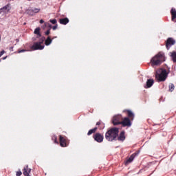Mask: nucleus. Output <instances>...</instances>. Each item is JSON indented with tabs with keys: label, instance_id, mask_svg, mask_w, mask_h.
Here are the masks:
<instances>
[{
	"label": "nucleus",
	"instance_id": "obj_14",
	"mask_svg": "<svg viewBox=\"0 0 176 176\" xmlns=\"http://www.w3.org/2000/svg\"><path fill=\"white\" fill-rule=\"evenodd\" d=\"M31 173V169L28 168V165L25 166L23 168V174L25 176H29Z\"/></svg>",
	"mask_w": 176,
	"mask_h": 176
},
{
	"label": "nucleus",
	"instance_id": "obj_30",
	"mask_svg": "<svg viewBox=\"0 0 176 176\" xmlns=\"http://www.w3.org/2000/svg\"><path fill=\"white\" fill-rule=\"evenodd\" d=\"M50 34V29L47 30L45 32V35H49Z\"/></svg>",
	"mask_w": 176,
	"mask_h": 176
},
{
	"label": "nucleus",
	"instance_id": "obj_33",
	"mask_svg": "<svg viewBox=\"0 0 176 176\" xmlns=\"http://www.w3.org/2000/svg\"><path fill=\"white\" fill-rule=\"evenodd\" d=\"M3 54H5V50H2V51L0 52V57H2V56H3Z\"/></svg>",
	"mask_w": 176,
	"mask_h": 176
},
{
	"label": "nucleus",
	"instance_id": "obj_17",
	"mask_svg": "<svg viewBox=\"0 0 176 176\" xmlns=\"http://www.w3.org/2000/svg\"><path fill=\"white\" fill-rule=\"evenodd\" d=\"M52 42H53V39L50 38V36H48L47 39L45 41V46H49L52 44Z\"/></svg>",
	"mask_w": 176,
	"mask_h": 176
},
{
	"label": "nucleus",
	"instance_id": "obj_41",
	"mask_svg": "<svg viewBox=\"0 0 176 176\" xmlns=\"http://www.w3.org/2000/svg\"><path fill=\"white\" fill-rule=\"evenodd\" d=\"M56 37H54V38H56Z\"/></svg>",
	"mask_w": 176,
	"mask_h": 176
},
{
	"label": "nucleus",
	"instance_id": "obj_22",
	"mask_svg": "<svg viewBox=\"0 0 176 176\" xmlns=\"http://www.w3.org/2000/svg\"><path fill=\"white\" fill-rule=\"evenodd\" d=\"M27 13L29 14V16H34L35 14H34V10L33 9L28 10Z\"/></svg>",
	"mask_w": 176,
	"mask_h": 176
},
{
	"label": "nucleus",
	"instance_id": "obj_25",
	"mask_svg": "<svg viewBox=\"0 0 176 176\" xmlns=\"http://www.w3.org/2000/svg\"><path fill=\"white\" fill-rule=\"evenodd\" d=\"M45 27H49L50 28H52V24H50V23H45L44 26H43V28H45Z\"/></svg>",
	"mask_w": 176,
	"mask_h": 176
},
{
	"label": "nucleus",
	"instance_id": "obj_40",
	"mask_svg": "<svg viewBox=\"0 0 176 176\" xmlns=\"http://www.w3.org/2000/svg\"><path fill=\"white\" fill-rule=\"evenodd\" d=\"M10 49H13V47H11V48Z\"/></svg>",
	"mask_w": 176,
	"mask_h": 176
},
{
	"label": "nucleus",
	"instance_id": "obj_8",
	"mask_svg": "<svg viewBox=\"0 0 176 176\" xmlns=\"http://www.w3.org/2000/svg\"><path fill=\"white\" fill-rule=\"evenodd\" d=\"M94 139L95 140V141H96V142L100 143L104 141V136L102 135H101V133H96L94 135Z\"/></svg>",
	"mask_w": 176,
	"mask_h": 176
},
{
	"label": "nucleus",
	"instance_id": "obj_11",
	"mask_svg": "<svg viewBox=\"0 0 176 176\" xmlns=\"http://www.w3.org/2000/svg\"><path fill=\"white\" fill-rule=\"evenodd\" d=\"M59 141H60V146H63V147L67 146V140L61 135H59Z\"/></svg>",
	"mask_w": 176,
	"mask_h": 176
},
{
	"label": "nucleus",
	"instance_id": "obj_35",
	"mask_svg": "<svg viewBox=\"0 0 176 176\" xmlns=\"http://www.w3.org/2000/svg\"><path fill=\"white\" fill-rule=\"evenodd\" d=\"M45 23V21L43 19L40 20V24H43Z\"/></svg>",
	"mask_w": 176,
	"mask_h": 176
},
{
	"label": "nucleus",
	"instance_id": "obj_19",
	"mask_svg": "<svg viewBox=\"0 0 176 176\" xmlns=\"http://www.w3.org/2000/svg\"><path fill=\"white\" fill-rule=\"evenodd\" d=\"M171 58H172V60L173 61V63H176V52L174 51L171 53Z\"/></svg>",
	"mask_w": 176,
	"mask_h": 176
},
{
	"label": "nucleus",
	"instance_id": "obj_5",
	"mask_svg": "<svg viewBox=\"0 0 176 176\" xmlns=\"http://www.w3.org/2000/svg\"><path fill=\"white\" fill-rule=\"evenodd\" d=\"M10 9H11L10 4L8 3L0 9V14H2V16H5L6 13H9V12L10 11Z\"/></svg>",
	"mask_w": 176,
	"mask_h": 176
},
{
	"label": "nucleus",
	"instance_id": "obj_34",
	"mask_svg": "<svg viewBox=\"0 0 176 176\" xmlns=\"http://www.w3.org/2000/svg\"><path fill=\"white\" fill-rule=\"evenodd\" d=\"M21 174H22L21 171L16 172V176H20L21 175Z\"/></svg>",
	"mask_w": 176,
	"mask_h": 176
},
{
	"label": "nucleus",
	"instance_id": "obj_28",
	"mask_svg": "<svg viewBox=\"0 0 176 176\" xmlns=\"http://www.w3.org/2000/svg\"><path fill=\"white\" fill-rule=\"evenodd\" d=\"M52 140H54L55 144H58V142H57V137L56 136H54L52 138Z\"/></svg>",
	"mask_w": 176,
	"mask_h": 176
},
{
	"label": "nucleus",
	"instance_id": "obj_6",
	"mask_svg": "<svg viewBox=\"0 0 176 176\" xmlns=\"http://www.w3.org/2000/svg\"><path fill=\"white\" fill-rule=\"evenodd\" d=\"M32 50H43L45 45H41L39 43L35 42L31 47Z\"/></svg>",
	"mask_w": 176,
	"mask_h": 176
},
{
	"label": "nucleus",
	"instance_id": "obj_9",
	"mask_svg": "<svg viewBox=\"0 0 176 176\" xmlns=\"http://www.w3.org/2000/svg\"><path fill=\"white\" fill-rule=\"evenodd\" d=\"M173 45H175V40H174L173 38H168L166 43V49L168 50V49H170Z\"/></svg>",
	"mask_w": 176,
	"mask_h": 176
},
{
	"label": "nucleus",
	"instance_id": "obj_29",
	"mask_svg": "<svg viewBox=\"0 0 176 176\" xmlns=\"http://www.w3.org/2000/svg\"><path fill=\"white\" fill-rule=\"evenodd\" d=\"M140 152H136V153H134L133 154H132L131 155L133 156V158L135 157V156H138Z\"/></svg>",
	"mask_w": 176,
	"mask_h": 176
},
{
	"label": "nucleus",
	"instance_id": "obj_13",
	"mask_svg": "<svg viewBox=\"0 0 176 176\" xmlns=\"http://www.w3.org/2000/svg\"><path fill=\"white\" fill-rule=\"evenodd\" d=\"M170 14L172 16V21L176 23V10L175 8H172L170 10Z\"/></svg>",
	"mask_w": 176,
	"mask_h": 176
},
{
	"label": "nucleus",
	"instance_id": "obj_24",
	"mask_svg": "<svg viewBox=\"0 0 176 176\" xmlns=\"http://www.w3.org/2000/svg\"><path fill=\"white\" fill-rule=\"evenodd\" d=\"M41 12V9L40 8H34L33 9V13L35 14L36 13H39Z\"/></svg>",
	"mask_w": 176,
	"mask_h": 176
},
{
	"label": "nucleus",
	"instance_id": "obj_37",
	"mask_svg": "<svg viewBox=\"0 0 176 176\" xmlns=\"http://www.w3.org/2000/svg\"><path fill=\"white\" fill-rule=\"evenodd\" d=\"M7 58H8V56L4 57V58H3V60H6Z\"/></svg>",
	"mask_w": 176,
	"mask_h": 176
},
{
	"label": "nucleus",
	"instance_id": "obj_1",
	"mask_svg": "<svg viewBox=\"0 0 176 176\" xmlns=\"http://www.w3.org/2000/svg\"><path fill=\"white\" fill-rule=\"evenodd\" d=\"M166 61V57L164 56V53L159 52L151 60V64L153 67H157L161 65L162 63Z\"/></svg>",
	"mask_w": 176,
	"mask_h": 176
},
{
	"label": "nucleus",
	"instance_id": "obj_7",
	"mask_svg": "<svg viewBox=\"0 0 176 176\" xmlns=\"http://www.w3.org/2000/svg\"><path fill=\"white\" fill-rule=\"evenodd\" d=\"M121 124L123 127H131V121L130 120V118L125 117L122 119Z\"/></svg>",
	"mask_w": 176,
	"mask_h": 176
},
{
	"label": "nucleus",
	"instance_id": "obj_26",
	"mask_svg": "<svg viewBox=\"0 0 176 176\" xmlns=\"http://www.w3.org/2000/svg\"><path fill=\"white\" fill-rule=\"evenodd\" d=\"M175 86L174 84H170L169 85V90L170 91H174Z\"/></svg>",
	"mask_w": 176,
	"mask_h": 176
},
{
	"label": "nucleus",
	"instance_id": "obj_21",
	"mask_svg": "<svg viewBox=\"0 0 176 176\" xmlns=\"http://www.w3.org/2000/svg\"><path fill=\"white\" fill-rule=\"evenodd\" d=\"M133 160H134V155H131L130 157L126 160V164H127L129 163H131V162H133Z\"/></svg>",
	"mask_w": 176,
	"mask_h": 176
},
{
	"label": "nucleus",
	"instance_id": "obj_3",
	"mask_svg": "<svg viewBox=\"0 0 176 176\" xmlns=\"http://www.w3.org/2000/svg\"><path fill=\"white\" fill-rule=\"evenodd\" d=\"M167 75H168V74L166 69H160L156 72L155 76L158 78L160 82H164V80L167 79Z\"/></svg>",
	"mask_w": 176,
	"mask_h": 176
},
{
	"label": "nucleus",
	"instance_id": "obj_39",
	"mask_svg": "<svg viewBox=\"0 0 176 176\" xmlns=\"http://www.w3.org/2000/svg\"><path fill=\"white\" fill-rule=\"evenodd\" d=\"M10 49H13V47H11V48Z\"/></svg>",
	"mask_w": 176,
	"mask_h": 176
},
{
	"label": "nucleus",
	"instance_id": "obj_23",
	"mask_svg": "<svg viewBox=\"0 0 176 176\" xmlns=\"http://www.w3.org/2000/svg\"><path fill=\"white\" fill-rule=\"evenodd\" d=\"M43 42H45V36H42L39 38L38 41L37 42V43H40V45H42V43H43Z\"/></svg>",
	"mask_w": 176,
	"mask_h": 176
},
{
	"label": "nucleus",
	"instance_id": "obj_18",
	"mask_svg": "<svg viewBox=\"0 0 176 176\" xmlns=\"http://www.w3.org/2000/svg\"><path fill=\"white\" fill-rule=\"evenodd\" d=\"M126 111H127L129 118H130L133 120V119H134V113H133L131 110H127Z\"/></svg>",
	"mask_w": 176,
	"mask_h": 176
},
{
	"label": "nucleus",
	"instance_id": "obj_15",
	"mask_svg": "<svg viewBox=\"0 0 176 176\" xmlns=\"http://www.w3.org/2000/svg\"><path fill=\"white\" fill-rule=\"evenodd\" d=\"M59 22H60V24H63V25H67V24L69 23V19H68V18L60 19L59 20Z\"/></svg>",
	"mask_w": 176,
	"mask_h": 176
},
{
	"label": "nucleus",
	"instance_id": "obj_2",
	"mask_svg": "<svg viewBox=\"0 0 176 176\" xmlns=\"http://www.w3.org/2000/svg\"><path fill=\"white\" fill-rule=\"evenodd\" d=\"M119 135V128H111L110 130L107 131L105 134V138L107 141H116Z\"/></svg>",
	"mask_w": 176,
	"mask_h": 176
},
{
	"label": "nucleus",
	"instance_id": "obj_32",
	"mask_svg": "<svg viewBox=\"0 0 176 176\" xmlns=\"http://www.w3.org/2000/svg\"><path fill=\"white\" fill-rule=\"evenodd\" d=\"M57 27H58L57 24L55 25H54V26L52 27V30H53L54 31H56V30H57Z\"/></svg>",
	"mask_w": 176,
	"mask_h": 176
},
{
	"label": "nucleus",
	"instance_id": "obj_31",
	"mask_svg": "<svg viewBox=\"0 0 176 176\" xmlns=\"http://www.w3.org/2000/svg\"><path fill=\"white\" fill-rule=\"evenodd\" d=\"M24 52H27L25 50H18V53H24Z\"/></svg>",
	"mask_w": 176,
	"mask_h": 176
},
{
	"label": "nucleus",
	"instance_id": "obj_12",
	"mask_svg": "<svg viewBox=\"0 0 176 176\" xmlns=\"http://www.w3.org/2000/svg\"><path fill=\"white\" fill-rule=\"evenodd\" d=\"M124 134H125L124 131H121L117 140L118 141H121L122 142H123V141L126 140V136L124 135Z\"/></svg>",
	"mask_w": 176,
	"mask_h": 176
},
{
	"label": "nucleus",
	"instance_id": "obj_10",
	"mask_svg": "<svg viewBox=\"0 0 176 176\" xmlns=\"http://www.w3.org/2000/svg\"><path fill=\"white\" fill-rule=\"evenodd\" d=\"M153 83H155L153 79H148L146 82V85H144V88L149 89V87H152V86H153Z\"/></svg>",
	"mask_w": 176,
	"mask_h": 176
},
{
	"label": "nucleus",
	"instance_id": "obj_38",
	"mask_svg": "<svg viewBox=\"0 0 176 176\" xmlns=\"http://www.w3.org/2000/svg\"><path fill=\"white\" fill-rule=\"evenodd\" d=\"M16 42H19V40L16 39Z\"/></svg>",
	"mask_w": 176,
	"mask_h": 176
},
{
	"label": "nucleus",
	"instance_id": "obj_4",
	"mask_svg": "<svg viewBox=\"0 0 176 176\" xmlns=\"http://www.w3.org/2000/svg\"><path fill=\"white\" fill-rule=\"evenodd\" d=\"M120 120H122V115L118 114L113 116L112 123L113 124H114V126H118V124H122V122H120Z\"/></svg>",
	"mask_w": 176,
	"mask_h": 176
},
{
	"label": "nucleus",
	"instance_id": "obj_20",
	"mask_svg": "<svg viewBox=\"0 0 176 176\" xmlns=\"http://www.w3.org/2000/svg\"><path fill=\"white\" fill-rule=\"evenodd\" d=\"M96 131H97V127L90 129L87 133V135H91L93 133H96Z\"/></svg>",
	"mask_w": 176,
	"mask_h": 176
},
{
	"label": "nucleus",
	"instance_id": "obj_16",
	"mask_svg": "<svg viewBox=\"0 0 176 176\" xmlns=\"http://www.w3.org/2000/svg\"><path fill=\"white\" fill-rule=\"evenodd\" d=\"M34 34L37 35L36 38H41V36H42V34H41V28H36L34 30Z\"/></svg>",
	"mask_w": 176,
	"mask_h": 176
},
{
	"label": "nucleus",
	"instance_id": "obj_36",
	"mask_svg": "<svg viewBox=\"0 0 176 176\" xmlns=\"http://www.w3.org/2000/svg\"><path fill=\"white\" fill-rule=\"evenodd\" d=\"M100 124H101V122H98L96 123V126H100Z\"/></svg>",
	"mask_w": 176,
	"mask_h": 176
},
{
	"label": "nucleus",
	"instance_id": "obj_27",
	"mask_svg": "<svg viewBox=\"0 0 176 176\" xmlns=\"http://www.w3.org/2000/svg\"><path fill=\"white\" fill-rule=\"evenodd\" d=\"M50 23H52V24H57V20L56 19H50Z\"/></svg>",
	"mask_w": 176,
	"mask_h": 176
}]
</instances>
